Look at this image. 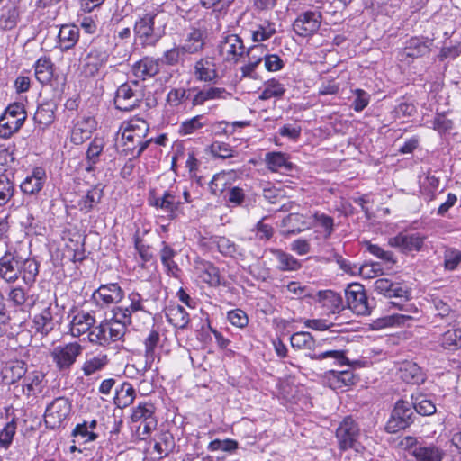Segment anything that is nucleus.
Returning a JSON list of instances; mask_svg holds the SVG:
<instances>
[{"mask_svg": "<svg viewBox=\"0 0 461 461\" xmlns=\"http://www.w3.org/2000/svg\"><path fill=\"white\" fill-rule=\"evenodd\" d=\"M149 127L148 122L140 117H134L123 122L120 127L123 140L124 151L133 158L140 157L153 140L146 139Z\"/></svg>", "mask_w": 461, "mask_h": 461, "instance_id": "f257e3e1", "label": "nucleus"}, {"mask_svg": "<svg viewBox=\"0 0 461 461\" xmlns=\"http://www.w3.org/2000/svg\"><path fill=\"white\" fill-rule=\"evenodd\" d=\"M206 125L203 115H196L189 120L184 121L179 127L181 135L193 134Z\"/></svg>", "mask_w": 461, "mask_h": 461, "instance_id": "bf43d9fd", "label": "nucleus"}, {"mask_svg": "<svg viewBox=\"0 0 461 461\" xmlns=\"http://www.w3.org/2000/svg\"><path fill=\"white\" fill-rule=\"evenodd\" d=\"M79 29L73 24H64L58 34V43L62 50H68L78 41Z\"/></svg>", "mask_w": 461, "mask_h": 461, "instance_id": "72a5a7b5", "label": "nucleus"}, {"mask_svg": "<svg viewBox=\"0 0 461 461\" xmlns=\"http://www.w3.org/2000/svg\"><path fill=\"white\" fill-rule=\"evenodd\" d=\"M231 96L223 87L210 86L200 90L193 98L192 104L194 106L202 105L207 101L212 100H226Z\"/></svg>", "mask_w": 461, "mask_h": 461, "instance_id": "473e14b6", "label": "nucleus"}, {"mask_svg": "<svg viewBox=\"0 0 461 461\" xmlns=\"http://www.w3.org/2000/svg\"><path fill=\"white\" fill-rule=\"evenodd\" d=\"M411 399L412 406L419 414L429 416L436 412L435 403L430 399H428L427 396L419 394L412 396Z\"/></svg>", "mask_w": 461, "mask_h": 461, "instance_id": "6e6d98bb", "label": "nucleus"}, {"mask_svg": "<svg viewBox=\"0 0 461 461\" xmlns=\"http://www.w3.org/2000/svg\"><path fill=\"white\" fill-rule=\"evenodd\" d=\"M23 125V124L20 123V118L15 121L13 117L3 113L0 116V138L9 139L17 132Z\"/></svg>", "mask_w": 461, "mask_h": 461, "instance_id": "864d4df0", "label": "nucleus"}, {"mask_svg": "<svg viewBox=\"0 0 461 461\" xmlns=\"http://www.w3.org/2000/svg\"><path fill=\"white\" fill-rule=\"evenodd\" d=\"M209 152L214 158H229L234 157L235 151L230 144L221 141H213L208 148Z\"/></svg>", "mask_w": 461, "mask_h": 461, "instance_id": "052dcab7", "label": "nucleus"}, {"mask_svg": "<svg viewBox=\"0 0 461 461\" xmlns=\"http://www.w3.org/2000/svg\"><path fill=\"white\" fill-rule=\"evenodd\" d=\"M45 181V170L42 167H35L32 174L27 176L21 183V191L30 195L36 194L43 188Z\"/></svg>", "mask_w": 461, "mask_h": 461, "instance_id": "c85d7f7f", "label": "nucleus"}, {"mask_svg": "<svg viewBox=\"0 0 461 461\" xmlns=\"http://www.w3.org/2000/svg\"><path fill=\"white\" fill-rule=\"evenodd\" d=\"M144 302L140 293L131 292L127 296V304L114 307L113 312L134 330H141L151 321V313L145 309Z\"/></svg>", "mask_w": 461, "mask_h": 461, "instance_id": "f03ea898", "label": "nucleus"}, {"mask_svg": "<svg viewBox=\"0 0 461 461\" xmlns=\"http://www.w3.org/2000/svg\"><path fill=\"white\" fill-rule=\"evenodd\" d=\"M97 122L91 115H83L77 118L71 130L70 140L80 145L90 139L92 132L96 129Z\"/></svg>", "mask_w": 461, "mask_h": 461, "instance_id": "6ab92c4d", "label": "nucleus"}, {"mask_svg": "<svg viewBox=\"0 0 461 461\" xmlns=\"http://www.w3.org/2000/svg\"><path fill=\"white\" fill-rule=\"evenodd\" d=\"M438 185L439 178L429 173L423 180H420V191L429 200H432Z\"/></svg>", "mask_w": 461, "mask_h": 461, "instance_id": "0e129e2a", "label": "nucleus"}, {"mask_svg": "<svg viewBox=\"0 0 461 461\" xmlns=\"http://www.w3.org/2000/svg\"><path fill=\"white\" fill-rule=\"evenodd\" d=\"M264 50V46L263 45H257V46H254L252 48H250L249 50H248V55H249V62L248 64L242 66L240 68V71H241V74H242V77H251V78H254V71H255V68L258 67V65L262 61V58L261 57H256L254 55L255 52H260L262 53Z\"/></svg>", "mask_w": 461, "mask_h": 461, "instance_id": "de8ad7c7", "label": "nucleus"}, {"mask_svg": "<svg viewBox=\"0 0 461 461\" xmlns=\"http://www.w3.org/2000/svg\"><path fill=\"white\" fill-rule=\"evenodd\" d=\"M321 19L320 12L306 11L297 16L293 23V29L301 37L311 36L320 29Z\"/></svg>", "mask_w": 461, "mask_h": 461, "instance_id": "2eb2a0df", "label": "nucleus"}, {"mask_svg": "<svg viewBox=\"0 0 461 461\" xmlns=\"http://www.w3.org/2000/svg\"><path fill=\"white\" fill-rule=\"evenodd\" d=\"M103 149L104 142L101 139H94L90 142L86 151V171L91 172L94 170L95 165L98 162Z\"/></svg>", "mask_w": 461, "mask_h": 461, "instance_id": "3c124183", "label": "nucleus"}, {"mask_svg": "<svg viewBox=\"0 0 461 461\" xmlns=\"http://www.w3.org/2000/svg\"><path fill=\"white\" fill-rule=\"evenodd\" d=\"M127 322L116 318V313L113 312L110 320L102 321L99 325L94 327L88 333V339L91 343L99 346H108L112 342L120 340L126 332Z\"/></svg>", "mask_w": 461, "mask_h": 461, "instance_id": "7ed1b4c3", "label": "nucleus"}, {"mask_svg": "<svg viewBox=\"0 0 461 461\" xmlns=\"http://www.w3.org/2000/svg\"><path fill=\"white\" fill-rule=\"evenodd\" d=\"M132 71L136 77L144 80L158 72V64L152 59L144 58L133 65Z\"/></svg>", "mask_w": 461, "mask_h": 461, "instance_id": "58836bf2", "label": "nucleus"}, {"mask_svg": "<svg viewBox=\"0 0 461 461\" xmlns=\"http://www.w3.org/2000/svg\"><path fill=\"white\" fill-rule=\"evenodd\" d=\"M312 300L327 315L339 313L345 309L341 295L333 290L313 291Z\"/></svg>", "mask_w": 461, "mask_h": 461, "instance_id": "ddd939ff", "label": "nucleus"}, {"mask_svg": "<svg viewBox=\"0 0 461 461\" xmlns=\"http://www.w3.org/2000/svg\"><path fill=\"white\" fill-rule=\"evenodd\" d=\"M359 436V426L350 416L344 418L336 429V438L341 451L350 448L358 451Z\"/></svg>", "mask_w": 461, "mask_h": 461, "instance_id": "1a4fd4ad", "label": "nucleus"}, {"mask_svg": "<svg viewBox=\"0 0 461 461\" xmlns=\"http://www.w3.org/2000/svg\"><path fill=\"white\" fill-rule=\"evenodd\" d=\"M398 376L407 384H419L425 381L424 374L420 367L411 361H405L400 364Z\"/></svg>", "mask_w": 461, "mask_h": 461, "instance_id": "7c9ffc66", "label": "nucleus"}, {"mask_svg": "<svg viewBox=\"0 0 461 461\" xmlns=\"http://www.w3.org/2000/svg\"><path fill=\"white\" fill-rule=\"evenodd\" d=\"M95 323V317L84 311L76 312L69 321V333L77 338L88 332Z\"/></svg>", "mask_w": 461, "mask_h": 461, "instance_id": "b1692460", "label": "nucleus"}, {"mask_svg": "<svg viewBox=\"0 0 461 461\" xmlns=\"http://www.w3.org/2000/svg\"><path fill=\"white\" fill-rule=\"evenodd\" d=\"M411 455L416 461H442L445 457V451L433 443L415 445Z\"/></svg>", "mask_w": 461, "mask_h": 461, "instance_id": "cd10ccee", "label": "nucleus"}, {"mask_svg": "<svg viewBox=\"0 0 461 461\" xmlns=\"http://www.w3.org/2000/svg\"><path fill=\"white\" fill-rule=\"evenodd\" d=\"M54 73L53 63L50 58L43 56L38 59L34 64V74L41 84L50 82Z\"/></svg>", "mask_w": 461, "mask_h": 461, "instance_id": "e433bc0d", "label": "nucleus"}, {"mask_svg": "<svg viewBox=\"0 0 461 461\" xmlns=\"http://www.w3.org/2000/svg\"><path fill=\"white\" fill-rule=\"evenodd\" d=\"M194 269L197 276L211 286H217L221 284L219 268L212 263L197 258L194 260Z\"/></svg>", "mask_w": 461, "mask_h": 461, "instance_id": "5701e85b", "label": "nucleus"}, {"mask_svg": "<svg viewBox=\"0 0 461 461\" xmlns=\"http://www.w3.org/2000/svg\"><path fill=\"white\" fill-rule=\"evenodd\" d=\"M313 227L317 229L324 239H329L334 231V220L332 217L321 212H315L312 216Z\"/></svg>", "mask_w": 461, "mask_h": 461, "instance_id": "79ce46f5", "label": "nucleus"}, {"mask_svg": "<svg viewBox=\"0 0 461 461\" xmlns=\"http://www.w3.org/2000/svg\"><path fill=\"white\" fill-rule=\"evenodd\" d=\"M135 396L136 392L133 386L130 383L124 382L120 388L116 389L114 403L118 408H126L132 404Z\"/></svg>", "mask_w": 461, "mask_h": 461, "instance_id": "a19ab883", "label": "nucleus"}, {"mask_svg": "<svg viewBox=\"0 0 461 461\" xmlns=\"http://www.w3.org/2000/svg\"><path fill=\"white\" fill-rule=\"evenodd\" d=\"M431 40H424L420 38L410 39L406 46L399 52L401 61H407V59H417L425 56L430 51Z\"/></svg>", "mask_w": 461, "mask_h": 461, "instance_id": "412c9836", "label": "nucleus"}, {"mask_svg": "<svg viewBox=\"0 0 461 461\" xmlns=\"http://www.w3.org/2000/svg\"><path fill=\"white\" fill-rule=\"evenodd\" d=\"M270 252L277 261V268L281 271H296L301 268V262L291 254L281 249H271Z\"/></svg>", "mask_w": 461, "mask_h": 461, "instance_id": "4c0bfd02", "label": "nucleus"}, {"mask_svg": "<svg viewBox=\"0 0 461 461\" xmlns=\"http://www.w3.org/2000/svg\"><path fill=\"white\" fill-rule=\"evenodd\" d=\"M214 242L218 248L219 252L224 256L231 258L243 256V253L239 249V247L232 240L226 237H216Z\"/></svg>", "mask_w": 461, "mask_h": 461, "instance_id": "5fc2aeb1", "label": "nucleus"}, {"mask_svg": "<svg viewBox=\"0 0 461 461\" xmlns=\"http://www.w3.org/2000/svg\"><path fill=\"white\" fill-rule=\"evenodd\" d=\"M291 346L296 349H311L314 340L311 333L306 331L296 332L290 338Z\"/></svg>", "mask_w": 461, "mask_h": 461, "instance_id": "4d7b16f0", "label": "nucleus"}, {"mask_svg": "<svg viewBox=\"0 0 461 461\" xmlns=\"http://www.w3.org/2000/svg\"><path fill=\"white\" fill-rule=\"evenodd\" d=\"M219 52L224 60L237 62L245 54L246 48L240 37L229 34L220 41Z\"/></svg>", "mask_w": 461, "mask_h": 461, "instance_id": "f3484780", "label": "nucleus"}, {"mask_svg": "<svg viewBox=\"0 0 461 461\" xmlns=\"http://www.w3.org/2000/svg\"><path fill=\"white\" fill-rule=\"evenodd\" d=\"M439 345L446 350L454 351L461 348V337L458 329L447 330L439 338Z\"/></svg>", "mask_w": 461, "mask_h": 461, "instance_id": "603ef678", "label": "nucleus"}, {"mask_svg": "<svg viewBox=\"0 0 461 461\" xmlns=\"http://www.w3.org/2000/svg\"><path fill=\"white\" fill-rule=\"evenodd\" d=\"M71 411V404L65 397L54 399L46 408L44 422L46 427L51 429L63 426Z\"/></svg>", "mask_w": 461, "mask_h": 461, "instance_id": "9d476101", "label": "nucleus"}, {"mask_svg": "<svg viewBox=\"0 0 461 461\" xmlns=\"http://www.w3.org/2000/svg\"><path fill=\"white\" fill-rule=\"evenodd\" d=\"M348 308L357 315H369L371 307L365 288L358 283L349 284L345 289Z\"/></svg>", "mask_w": 461, "mask_h": 461, "instance_id": "9b49d317", "label": "nucleus"}, {"mask_svg": "<svg viewBox=\"0 0 461 461\" xmlns=\"http://www.w3.org/2000/svg\"><path fill=\"white\" fill-rule=\"evenodd\" d=\"M55 109L56 104L52 102L40 104L33 116L34 122L42 127L50 125L55 119Z\"/></svg>", "mask_w": 461, "mask_h": 461, "instance_id": "ea45409f", "label": "nucleus"}, {"mask_svg": "<svg viewBox=\"0 0 461 461\" xmlns=\"http://www.w3.org/2000/svg\"><path fill=\"white\" fill-rule=\"evenodd\" d=\"M14 185L6 175H0V206L5 205L13 197Z\"/></svg>", "mask_w": 461, "mask_h": 461, "instance_id": "e2e57ef3", "label": "nucleus"}, {"mask_svg": "<svg viewBox=\"0 0 461 461\" xmlns=\"http://www.w3.org/2000/svg\"><path fill=\"white\" fill-rule=\"evenodd\" d=\"M175 447L174 437L171 433L161 432L154 444V450L157 452L158 458H163L169 455Z\"/></svg>", "mask_w": 461, "mask_h": 461, "instance_id": "c03bdc74", "label": "nucleus"}, {"mask_svg": "<svg viewBox=\"0 0 461 461\" xmlns=\"http://www.w3.org/2000/svg\"><path fill=\"white\" fill-rule=\"evenodd\" d=\"M27 372V364L23 360H10L2 370V379L7 384L19 381Z\"/></svg>", "mask_w": 461, "mask_h": 461, "instance_id": "2f4dec72", "label": "nucleus"}, {"mask_svg": "<svg viewBox=\"0 0 461 461\" xmlns=\"http://www.w3.org/2000/svg\"><path fill=\"white\" fill-rule=\"evenodd\" d=\"M160 336L159 333L151 330L149 335L144 339V357H145V365L149 368H150L151 364L155 358V349L159 342Z\"/></svg>", "mask_w": 461, "mask_h": 461, "instance_id": "a18cd8bd", "label": "nucleus"}, {"mask_svg": "<svg viewBox=\"0 0 461 461\" xmlns=\"http://www.w3.org/2000/svg\"><path fill=\"white\" fill-rule=\"evenodd\" d=\"M425 236L419 232L402 231L388 240V244L402 253L419 252L424 245Z\"/></svg>", "mask_w": 461, "mask_h": 461, "instance_id": "4468645a", "label": "nucleus"}, {"mask_svg": "<svg viewBox=\"0 0 461 461\" xmlns=\"http://www.w3.org/2000/svg\"><path fill=\"white\" fill-rule=\"evenodd\" d=\"M16 429V422L14 419H13L0 430V447L5 450L8 449L12 445Z\"/></svg>", "mask_w": 461, "mask_h": 461, "instance_id": "680f3d73", "label": "nucleus"}, {"mask_svg": "<svg viewBox=\"0 0 461 461\" xmlns=\"http://www.w3.org/2000/svg\"><path fill=\"white\" fill-rule=\"evenodd\" d=\"M285 88L278 80L270 79L264 85L258 98L260 100H268L271 98H280L284 95Z\"/></svg>", "mask_w": 461, "mask_h": 461, "instance_id": "8fccbe9b", "label": "nucleus"}, {"mask_svg": "<svg viewBox=\"0 0 461 461\" xmlns=\"http://www.w3.org/2000/svg\"><path fill=\"white\" fill-rule=\"evenodd\" d=\"M38 272L39 266L34 259L27 258L23 261L21 260V275L25 284L34 282Z\"/></svg>", "mask_w": 461, "mask_h": 461, "instance_id": "13d9d810", "label": "nucleus"}, {"mask_svg": "<svg viewBox=\"0 0 461 461\" xmlns=\"http://www.w3.org/2000/svg\"><path fill=\"white\" fill-rule=\"evenodd\" d=\"M83 350L84 347L78 342H69L54 347L50 357L57 369L64 372L71 368Z\"/></svg>", "mask_w": 461, "mask_h": 461, "instance_id": "0eeeda50", "label": "nucleus"}, {"mask_svg": "<svg viewBox=\"0 0 461 461\" xmlns=\"http://www.w3.org/2000/svg\"><path fill=\"white\" fill-rule=\"evenodd\" d=\"M109 53L104 50L93 49L85 59V71L94 76L108 62Z\"/></svg>", "mask_w": 461, "mask_h": 461, "instance_id": "c756f323", "label": "nucleus"}, {"mask_svg": "<svg viewBox=\"0 0 461 461\" xmlns=\"http://www.w3.org/2000/svg\"><path fill=\"white\" fill-rule=\"evenodd\" d=\"M357 274H359L363 278L371 279L382 275L383 268L378 262L365 263L358 266Z\"/></svg>", "mask_w": 461, "mask_h": 461, "instance_id": "338daca9", "label": "nucleus"}, {"mask_svg": "<svg viewBox=\"0 0 461 461\" xmlns=\"http://www.w3.org/2000/svg\"><path fill=\"white\" fill-rule=\"evenodd\" d=\"M265 163L272 172L287 173L295 167L290 161L289 156L280 151L267 152L265 155Z\"/></svg>", "mask_w": 461, "mask_h": 461, "instance_id": "bb28decb", "label": "nucleus"}, {"mask_svg": "<svg viewBox=\"0 0 461 461\" xmlns=\"http://www.w3.org/2000/svg\"><path fill=\"white\" fill-rule=\"evenodd\" d=\"M143 97V85L138 80H131L118 87L114 105L121 111H130L138 106Z\"/></svg>", "mask_w": 461, "mask_h": 461, "instance_id": "39448f33", "label": "nucleus"}, {"mask_svg": "<svg viewBox=\"0 0 461 461\" xmlns=\"http://www.w3.org/2000/svg\"><path fill=\"white\" fill-rule=\"evenodd\" d=\"M166 317L175 328L185 329L187 327L190 318L185 309L180 305H170L166 309Z\"/></svg>", "mask_w": 461, "mask_h": 461, "instance_id": "f704fd0d", "label": "nucleus"}, {"mask_svg": "<svg viewBox=\"0 0 461 461\" xmlns=\"http://www.w3.org/2000/svg\"><path fill=\"white\" fill-rule=\"evenodd\" d=\"M203 33L200 30L193 29L186 36L182 45L186 53H195L203 48Z\"/></svg>", "mask_w": 461, "mask_h": 461, "instance_id": "09e8293b", "label": "nucleus"}, {"mask_svg": "<svg viewBox=\"0 0 461 461\" xmlns=\"http://www.w3.org/2000/svg\"><path fill=\"white\" fill-rule=\"evenodd\" d=\"M156 16V14L147 13L135 21L133 32L143 46H155L163 35V31L154 26Z\"/></svg>", "mask_w": 461, "mask_h": 461, "instance_id": "423d86ee", "label": "nucleus"}, {"mask_svg": "<svg viewBox=\"0 0 461 461\" xmlns=\"http://www.w3.org/2000/svg\"><path fill=\"white\" fill-rule=\"evenodd\" d=\"M411 404L400 400L395 403L385 429L389 433H395L410 426L413 422Z\"/></svg>", "mask_w": 461, "mask_h": 461, "instance_id": "f8f14e48", "label": "nucleus"}, {"mask_svg": "<svg viewBox=\"0 0 461 461\" xmlns=\"http://www.w3.org/2000/svg\"><path fill=\"white\" fill-rule=\"evenodd\" d=\"M109 363L106 354L98 353L94 356L86 357L82 365L81 370L86 376H90L96 372L103 370Z\"/></svg>", "mask_w": 461, "mask_h": 461, "instance_id": "c9c22d12", "label": "nucleus"}, {"mask_svg": "<svg viewBox=\"0 0 461 461\" xmlns=\"http://www.w3.org/2000/svg\"><path fill=\"white\" fill-rule=\"evenodd\" d=\"M328 380L333 389H341L344 386L354 384L356 377L351 370L331 371Z\"/></svg>", "mask_w": 461, "mask_h": 461, "instance_id": "37998d69", "label": "nucleus"}, {"mask_svg": "<svg viewBox=\"0 0 461 461\" xmlns=\"http://www.w3.org/2000/svg\"><path fill=\"white\" fill-rule=\"evenodd\" d=\"M21 275V259L13 252L6 251L0 258V277L7 283H14Z\"/></svg>", "mask_w": 461, "mask_h": 461, "instance_id": "aec40b11", "label": "nucleus"}, {"mask_svg": "<svg viewBox=\"0 0 461 461\" xmlns=\"http://www.w3.org/2000/svg\"><path fill=\"white\" fill-rule=\"evenodd\" d=\"M124 296V292L117 283H110L102 285L94 293V297L96 301H101L103 303L109 305L118 303Z\"/></svg>", "mask_w": 461, "mask_h": 461, "instance_id": "393cba45", "label": "nucleus"}, {"mask_svg": "<svg viewBox=\"0 0 461 461\" xmlns=\"http://www.w3.org/2000/svg\"><path fill=\"white\" fill-rule=\"evenodd\" d=\"M104 195L103 188L95 185L88 189L86 193L79 194L77 200V208L84 212L88 213L100 203Z\"/></svg>", "mask_w": 461, "mask_h": 461, "instance_id": "a878e982", "label": "nucleus"}, {"mask_svg": "<svg viewBox=\"0 0 461 461\" xmlns=\"http://www.w3.org/2000/svg\"><path fill=\"white\" fill-rule=\"evenodd\" d=\"M180 192L181 189L179 185L170 186L161 196L151 194L149 203L167 212L169 219H176L181 213V205L183 204V203L177 199Z\"/></svg>", "mask_w": 461, "mask_h": 461, "instance_id": "6e6552de", "label": "nucleus"}, {"mask_svg": "<svg viewBox=\"0 0 461 461\" xmlns=\"http://www.w3.org/2000/svg\"><path fill=\"white\" fill-rule=\"evenodd\" d=\"M194 76L197 81L216 83L220 77L215 59L204 57L198 59L194 65Z\"/></svg>", "mask_w": 461, "mask_h": 461, "instance_id": "a211bd4d", "label": "nucleus"}, {"mask_svg": "<svg viewBox=\"0 0 461 461\" xmlns=\"http://www.w3.org/2000/svg\"><path fill=\"white\" fill-rule=\"evenodd\" d=\"M374 290L388 298L408 299V290L400 283H394L389 278H378L374 282Z\"/></svg>", "mask_w": 461, "mask_h": 461, "instance_id": "4be33fe9", "label": "nucleus"}, {"mask_svg": "<svg viewBox=\"0 0 461 461\" xmlns=\"http://www.w3.org/2000/svg\"><path fill=\"white\" fill-rule=\"evenodd\" d=\"M56 308L51 303H43L40 312L33 315L32 328L36 333L47 336L55 329L57 321L54 312Z\"/></svg>", "mask_w": 461, "mask_h": 461, "instance_id": "dca6fc26", "label": "nucleus"}, {"mask_svg": "<svg viewBox=\"0 0 461 461\" xmlns=\"http://www.w3.org/2000/svg\"><path fill=\"white\" fill-rule=\"evenodd\" d=\"M176 252L165 241L162 242V249L160 250V258L163 266L167 268V272L176 276L179 272L177 264L174 261Z\"/></svg>", "mask_w": 461, "mask_h": 461, "instance_id": "49530a36", "label": "nucleus"}, {"mask_svg": "<svg viewBox=\"0 0 461 461\" xmlns=\"http://www.w3.org/2000/svg\"><path fill=\"white\" fill-rule=\"evenodd\" d=\"M276 32V25L274 23H265L258 25L257 29L252 32V39L256 42L264 41L273 36Z\"/></svg>", "mask_w": 461, "mask_h": 461, "instance_id": "69168bd1", "label": "nucleus"}, {"mask_svg": "<svg viewBox=\"0 0 461 461\" xmlns=\"http://www.w3.org/2000/svg\"><path fill=\"white\" fill-rule=\"evenodd\" d=\"M131 420L135 424L137 438L140 439L148 438L158 426L154 404L150 402H140L132 409Z\"/></svg>", "mask_w": 461, "mask_h": 461, "instance_id": "20e7f679", "label": "nucleus"}, {"mask_svg": "<svg viewBox=\"0 0 461 461\" xmlns=\"http://www.w3.org/2000/svg\"><path fill=\"white\" fill-rule=\"evenodd\" d=\"M411 316L407 314H393L390 316H386L381 319H378L375 321V325L377 328H385L391 327L395 324L402 325L404 324L407 321L411 320Z\"/></svg>", "mask_w": 461, "mask_h": 461, "instance_id": "774afa93", "label": "nucleus"}]
</instances>
